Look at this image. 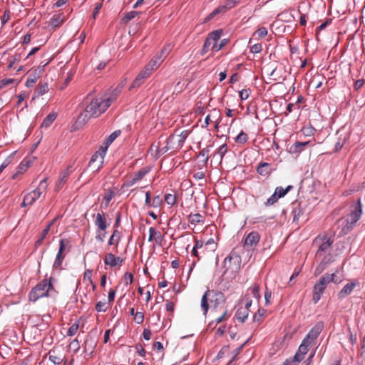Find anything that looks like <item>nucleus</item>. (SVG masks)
Instances as JSON below:
<instances>
[{
  "label": "nucleus",
  "mask_w": 365,
  "mask_h": 365,
  "mask_svg": "<svg viewBox=\"0 0 365 365\" xmlns=\"http://www.w3.org/2000/svg\"><path fill=\"white\" fill-rule=\"evenodd\" d=\"M108 107V103L104 98H94L78 115L77 123L84 125L90 118H97L101 115Z\"/></svg>",
  "instance_id": "nucleus-1"
},
{
  "label": "nucleus",
  "mask_w": 365,
  "mask_h": 365,
  "mask_svg": "<svg viewBox=\"0 0 365 365\" xmlns=\"http://www.w3.org/2000/svg\"><path fill=\"white\" fill-rule=\"evenodd\" d=\"M240 257L237 255H231L225 257L223 262L222 281L229 282L235 279L240 271Z\"/></svg>",
  "instance_id": "nucleus-2"
},
{
  "label": "nucleus",
  "mask_w": 365,
  "mask_h": 365,
  "mask_svg": "<svg viewBox=\"0 0 365 365\" xmlns=\"http://www.w3.org/2000/svg\"><path fill=\"white\" fill-rule=\"evenodd\" d=\"M208 299H210V302L214 304L215 307H218L225 302L223 293L218 291L207 289L202 296L200 303V307L204 315H206L208 312Z\"/></svg>",
  "instance_id": "nucleus-3"
},
{
  "label": "nucleus",
  "mask_w": 365,
  "mask_h": 365,
  "mask_svg": "<svg viewBox=\"0 0 365 365\" xmlns=\"http://www.w3.org/2000/svg\"><path fill=\"white\" fill-rule=\"evenodd\" d=\"M52 279L53 277H50L49 281L43 279L32 288L29 294V300L36 302L39 298L49 296L50 292L53 290Z\"/></svg>",
  "instance_id": "nucleus-4"
},
{
  "label": "nucleus",
  "mask_w": 365,
  "mask_h": 365,
  "mask_svg": "<svg viewBox=\"0 0 365 365\" xmlns=\"http://www.w3.org/2000/svg\"><path fill=\"white\" fill-rule=\"evenodd\" d=\"M362 215V205L361 203L360 199H358L354 203H353L351 206L350 213L346 220V223L342 231L344 233H347L351 231L354 225L359 221L361 216Z\"/></svg>",
  "instance_id": "nucleus-5"
},
{
  "label": "nucleus",
  "mask_w": 365,
  "mask_h": 365,
  "mask_svg": "<svg viewBox=\"0 0 365 365\" xmlns=\"http://www.w3.org/2000/svg\"><path fill=\"white\" fill-rule=\"evenodd\" d=\"M150 171V168L143 167L133 175L128 177L122 185L123 187H130L140 182Z\"/></svg>",
  "instance_id": "nucleus-6"
},
{
  "label": "nucleus",
  "mask_w": 365,
  "mask_h": 365,
  "mask_svg": "<svg viewBox=\"0 0 365 365\" xmlns=\"http://www.w3.org/2000/svg\"><path fill=\"white\" fill-rule=\"evenodd\" d=\"M222 34V29H217L210 33L206 38L202 51L201 54L205 55L209 50L211 45L215 44L217 43L218 40L220 38L221 35Z\"/></svg>",
  "instance_id": "nucleus-7"
},
{
  "label": "nucleus",
  "mask_w": 365,
  "mask_h": 365,
  "mask_svg": "<svg viewBox=\"0 0 365 365\" xmlns=\"http://www.w3.org/2000/svg\"><path fill=\"white\" fill-rule=\"evenodd\" d=\"M324 328V322H318L315 325L309 330L304 340L312 344L315 339H317L320 333Z\"/></svg>",
  "instance_id": "nucleus-8"
},
{
  "label": "nucleus",
  "mask_w": 365,
  "mask_h": 365,
  "mask_svg": "<svg viewBox=\"0 0 365 365\" xmlns=\"http://www.w3.org/2000/svg\"><path fill=\"white\" fill-rule=\"evenodd\" d=\"M69 245V240L68 239H61L59 242V249L58 253L56 255L55 261L53 264V269H57L60 267L62 264V262L64 259V256L63 252L66 246Z\"/></svg>",
  "instance_id": "nucleus-9"
},
{
  "label": "nucleus",
  "mask_w": 365,
  "mask_h": 365,
  "mask_svg": "<svg viewBox=\"0 0 365 365\" xmlns=\"http://www.w3.org/2000/svg\"><path fill=\"white\" fill-rule=\"evenodd\" d=\"M106 152V148L101 146L99 149L91 156L89 165L92 166L96 162H97L98 165L96 170H99L103 163V159Z\"/></svg>",
  "instance_id": "nucleus-10"
},
{
  "label": "nucleus",
  "mask_w": 365,
  "mask_h": 365,
  "mask_svg": "<svg viewBox=\"0 0 365 365\" xmlns=\"http://www.w3.org/2000/svg\"><path fill=\"white\" fill-rule=\"evenodd\" d=\"M259 239V233L252 231L246 236L244 241V246L248 249H253L258 244Z\"/></svg>",
  "instance_id": "nucleus-11"
},
{
  "label": "nucleus",
  "mask_w": 365,
  "mask_h": 365,
  "mask_svg": "<svg viewBox=\"0 0 365 365\" xmlns=\"http://www.w3.org/2000/svg\"><path fill=\"white\" fill-rule=\"evenodd\" d=\"M43 71V68L38 67L31 71L29 74L26 81V86L29 88L32 87L34 84L37 81V80L40 78L41 73Z\"/></svg>",
  "instance_id": "nucleus-12"
},
{
  "label": "nucleus",
  "mask_w": 365,
  "mask_h": 365,
  "mask_svg": "<svg viewBox=\"0 0 365 365\" xmlns=\"http://www.w3.org/2000/svg\"><path fill=\"white\" fill-rule=\"evenodd\" d=\"M332 243L333 240H331L330 238L327 239L324 242H322L319 246L316 254L317 257H320L329 253Z\"/></svg>",
  "instance_id": "nucleus-13"
},
{
  "label": "nucleus",
  "mask_w": 365,
  "mask_h": 365,
  "mask_svg": "<svg viewBox=\"0 0 365 365\" xmlns=\"http://www.w3.org/2000/svg\"><path fill=\"white\" fill-rule=\"evenodd\" d=\"M71 173V167H68L66 170L60 174L59 179L55 186L56 191H59L63 187V185L67 182Z\"/></svg>",
  "instance_id": "nucleus-14"
},
{
  "label": "nucleus",
  "mask_w": 365,
  "mask_h": 365,
  "mask_svg": "<svg viewBox=\"0 0 365 365\" xmlns=\"http://www.w3.org/2000/svg\"><path fill=\"white\" fill-rule=\"evenodd\" d=\"M104 262L106 265L113 267L120 264L123 262V259L119 257H115L112 253H108L105 257Z\"/></svg>",
  "instance_id": "nucleus-15"
},
{
  "label": "nucleus",
  "mask_w": 365,
  "mask_h": 365,
  "mask_svg": "<svg viewBox=\"0 0 365 365\" xmlns=\"http://www.w3.org/2000/svg\"><path fill=\"white\" fill-rule=\"evenodd\" d=\"M124 87V84L123 83L118 84L112 91L109 96L104 98V100L108 103V106H110L111 103L113 102L118 95L121 93L123 88Z\"/></svg>",
  "instance_id": "nucleus-16"
},
{
  "label": "nucleus",
  "mask_w": 365,
  "mask_h": 365,
  "mask_svg": "<svg viewBox=\"0 0 365 365\" xmlns=\"http://www.w3.org/2000/svg\"><path fill=\"white\" fill-rule=\"evenodd\" d=\"M94 223L97 227V230H106L108 225L103 213H97Z\"/></svg>",
  "instance_id": "nucleus-17"
},
{
  "label": "nucleus",
  "mask_w": 365,
  "mask_h": 365,
  "mask_svg": "<svg viewBox=\"0 0 365 365\" xmlns=\"http://www.w3.org/2000/svg\"><path fill=\"white\" fill-rule=\"evenodd\" d=\"M357 283L355 282H351L346 284L341 290L339 292V297L341 299L345 298L346 296L349 295L353 289L356 286Z\"/></svg>",
  "instance_id": "nucleus-18"
},
{
  "label": "nucleus",
  "mask_w": 365,
  "mask_h": 365,
  "mask_svg": "<svg viewBox=\"0 0 365 365\" xmlns=\"http://www.w3.org/2000/svg\"><path fill=\"white\" fill-rule=\"evenodd\" d=\"M66 20V16L63 13H58L53 15L50 19V24L53 27H59Z\"/></svg>",
  "instance_id": "nucleus-19"
},
{
  "label": "nucleus",
  "mask_w": 365,
  "mask_h": 365,
  "mask_svg": "<svg viewBox=\"0 0 365 365\" xmlns=\"http://www.w3.org/2000/svg\"><path fill=\"white\" fill-rule=\"evenodd\" d=\"M166 143L171 148V152H175L182 148L181 144L176 138V134L170 135L166 140Z\"/></svg>",
  "instance_id": "nucleus-20"
},
{
  "label": "nucleus",
  "mask_w": 365,
  "mask_h": 365,
  "mask_svg": "<svg viewBox=\"0 0 365 365\" xmlns=\"http://www.w3.org/2000/svg\"><path fill=\"white\" fill-rule=\"evenodd\" d=\"M151 148L155 149V151H156L155 155L158 157L164 155L165 153H166L168 151H171V148H170L169 145H168L166 142H165V145H161L160 142L154 143L152 144Z\"/></svg>",
  "instance_id": "nucleus-21"
},
{
  "label": "nucleus",
  "mask_w": 365,
  "mask_h": 365,
  "mask_svg": "<svg viewBox=\"0 0 365 365\" xmlns=\"http://www.w3.org/2000/svg\"><path fill=\"white\" fill-rule=\"evenodd\" d=\"M324 290L325 289L319 284L317 283L314 284L312 295V301L314 304H317L321 299Z\"/></svg>",
  "instance_id": "nucleus-22"
},
{
  "label": "nucleus",
  "mask_w": 365,
  "mask_h": 365,
  "mask_svg": "<svg viewBox=\"0 0 365 365\" xmlns=\"http://www.w3.org/2000/svg\"><path fill=\"white\" fill-rule=\"evenodd\" d=\"M149 77L142 70L133 81L130 89L139 88L144 83V81Z\"/></svg>",
  "instance_id": "nucleus-23"
},
{
  "label": "nucleus",
  "mask_w": 365,
  "mask_h": 365,
  "mask_svg": "<svg viewBox=\"0 0 365 365\" xmlns=\"http://www.w3.org/2000/svg\"><path fill=\"white\" fill-rule=\"evenodd\" d=\"M272 170L271 164L267 163H260L257 168V173L263 176L269 175L272 173Z\"/></svg>",
  "instance_id": "nucleus-24"
},
{
  "label": "nucleus",
  "mask_w": 365,
  "mask_h": 365,
  "mask_svg": "<svg viewBox=\"0 0 365 365\" xmlns=\"http://www.w3.org/2000/svg\"><path fill=\"white\" fill-rule=\"evenodd\" d=\"M41 192L39 189H34L24 196L26 202H29V205H32L41 196Z\"/></svg>",
  "instance_id": "nucleus-25"
},
{
  "label": "nucleus",
  "mask_w": 365,
  "mask_h": 365,
  "mask_svg": "<svg viewBox=\"0 0 365 365\" xmlns=\"http://www.w3.org/2000/svg\"><path fill=\"white\" fill-rule=\"evenodd\" d=\"M335 274H325L322 276L319 280V284L320 286L323 287L326 289L327 286L331 282L334 280Z\"/></svg>",
  "instance_id": "nucleus-26"
},
{
  "label": "nucleus",
  "mask_w": 365,
  "mask_h": 365,
  "mask_svg": "<svg viewBox=\"0 0 365 365\" xmlns=\"http://www.w3.org/2000/svg\"><path fill=\"white\" fill-rule=\"evenodd\" d=\"M163 62V58L162 56L155 55L148 62V65L153 70H156Z\"/></svg>",
  "instance_id": "nucleus-27"
},
{
  "label": "nucleus",
  "mask_w": 365,
  "mask_h": 365,
  "mask_svg": "<svg viewBox=\"0 0 365 365\" xmlns=\"http://www.w3.org/2000/svg\"><path fill=\"white\" fill-rule=\"evenodd\" d=\"M249 314V310L247 308H242L240 307L236 312V319L241 322H245Z\"/></svg>",
  "instance_id": "nucleus-28"
},
{
  "label": "nucleus",
  "mask_w": 365,
  "mask_h": 365,
  "mask_svg": "<svg viewBox=\"0 0 365 365\" xmlns=\"http://www.w3.org/2000/svg\"><path fill=\"white\" fill-rule=\"evenodd\" d=\"M29 165L30 162L29 160H24L18 166L16 172L13 175L12 178L15 179L19 175L24 173L28 169Z\"/></svg>",
  "instance_id": "nucleus-29"
},
{
  "label": "nucleus",
  "mask_w": 365,
  "mask_h": 365,
  "mask_svg": "<svg viewBox=\"0 0 365 365\" xmlns=\"http://www.w3.org/2000/svg\"><path fill=\"white\" fill-rule=\"evenodd\" d=\"M227 11V9H226V7L225 6V5H220L218 7H217L216 9H215L205 19V21L207 22V21H210L211 19H212L216 15L219 14H221V13H225Z\"/></svg>",
  "instance_id": "nucleus-30"
},
{
  "label": "nucleus",
  "mask_w": 365,
  "mask_h": 365,
  "mask_svg": "<svg viewBox=\"0 0 365 365\" xmlns=\"http://www.w3.org/2000/svg\"><path fill=\"white\" fill-rule=\"evenodd\" d=\"M120 130H117L113 132L106 139L104 145L102 147H106V150H108L110 145L120 135Z\"/></svg>",
  "instance_id": "nucleus-31"
},
{
  "label": "nucleus",
  "mask_w": 365,
  "mask_h": 365,
  "mask_svg": "<svg viewBox=\"0 0 365 365\" xmlns=\"http://www.w3.org/2000/svg\"><path fill=\"white\" fill-rule=\"evenodd\" d=\"M121 237V233L118 230H115L108 240V245L110 246L118 245Z\"/></svg>",
  "instance_id": "nucleus-32"
},
{
  "label": "nucleus",
  "mask_w": 365,
  "mask_h": 365,
  "mask_svg": "<svg viewBox=\"0 0 365 365\" xmlns=\"http://www.w3.org/2000/svg\"><path fill=\"white\" fill-rule=\"evenodd\" d=\"M247 295H252V297L255 298L257 302L259 301L261 297L259 294V287L257 284H254L249 289H248Z\"/></svg>",
  "instance_id": "nucleus-33"
},
{
  "label": "nucleus",
  "mask_w": 365,
  "mask_h": 365,
  "mask_svg": "<svg viewBox=\"0 0 365 365\" xmlns=\"http://www.w3.org/2000/svg\"><path fill=\"white\" fill-rule=\"evenodd\" d=\"M292 185H288L286 188H283L282 187H277L274 193L276 195L278 196V197L281 198L284 197L287 192L292 189Z\"/></svg>",
  "instance_id": "nucleus-34"
},
{
  "label": "nucleus",
  "mask_w": 365,
  "mask_h": 365,
  "mask_svg": "<svg viewBox=\"0 0 365 365\" xmlns=\"http://www.w3.org/2000/svg\"><path fill=\"white\" fill-rule=\"evenodd\" d=\"M56 118L55 113L48 114L43 120L41 127L48 128Z\"/></svg>",
  "instance_id": "nucleus-35"
},
{
  "label": "nucleus",
  "mask_w": 365,
  "mask_h": 365,
  "mask_svg": "<svg viewBox=\"0 0 365 365\" xmlns=\"http://www.w3.org/2000/svg\"><path fill=\"white\" fill-rule=\"evenodd\" d=\"M211 145H207L205 148L202 149L199 154L198 158L202 157L203 158V163L205 165L209 159V153L210 151Z\"/></svg>",
  "instance_id": "nucleus-36"
},
{
  "label": "nucleus",
  "mask_w": 365,
  "mask_h": 365,
  "mask_svg": "<svg viewBox=\"0 0 365 365\" xmlns=\"http://www.w3.org/2000/svg\"><path fill=\"white\" fill-rule=\"evenodd\" d=\"M248 140V135L242 130L235 138V142L238 144H244Z\"/></svg>",
  "instance_id": "nucleus-37"
},
{
  "label": "nucleus",
  "mask_w": 365,
  "mask_h": 365,
  "mask_svg": "<svg viewBox=\"0 0 365 365\" xmlns=\"http://www.w3.org/2000/svg\"><path fill=\"white\" fill-rule=\"evenodd\" d=\"M227 150V145L226 143H224L222 145H220V148L217 149V151L213 154V157H215L216 155H218L220 157V160H222Z\"/></svg>",
  "instance_id": "nucleus-38"
},
{
  "label": "nucleus",
  "mask_w": 365,
  "mask_h": 365,
  "mask_svg": "<svg viewBox=\"0 0 365 365\" xmlns=\"http://www.w3.org/2000/svg\"><path fill=\"white\" fill-rule=\"evenodd\" d=\"M115 195V192L112 190H109L103 197V204L105 205V207H108L110 202L113 199Z\"/></svg>",
  "instance_id": "nucleus-39"
},
{
  "label": "nucleus",
  "mask_w": 365,
  "mask_h": 365,
  "mask_svg": "<svg viewBox=\"0 0 365 365\" xmlns=\"http://www.w3.org/2000/svg\"><path fill=\"white\" fill-rule=\"evenodd\" d=\"M165 201L169 205L173 206L177 201V196L171 193H167L165 195Z\"/></svg>",
  "instance_id": "nucleus-40"
},
{
  "label": "nucleus",
  "mask_w": 365,
  "mask_h": 365,
  "mask_svg": "<svg viewBox=\"0 0 365 365\" xmlns=\"http://www.w3.org/2000/svg\"><path fill=\"white\" fill-rule=\"evenodd\" d=\"M53 224V222H51V223H49L42 231L41 232V237L36 241V244L37 245H40L43 239L46 237V236L48 235L49 230H50V228H51V226Z\"/></svg>",
  "instance_id": "nucleus-41"
},
{
  "label": "nucleus",
  "mask_w": 365,
  "mask_h": 365,
  "mask_svg": "<svg viewBox=\"0 0 365 365\" xmlns=\"http://www.w3.org/2000/svg\"><path fill=\"white\" fill-rule=\"evenodd\" d=\"M188 135L189 131L187 130H182L180 134L176 135V138L178 140L182 146L183 145V143L187 138Z\"/></svg>",
  "instance_id": "nucleus-42"
},
{
  "label": "nucleus",
  "mask_w": 365,
  "mask_h": 365,
  "mask_svg": "<svg viewBox=\"0 0 365 365\" xmlns=\"http://www.w3.org/2000/svg\"><path fill=\"white\" fill-rule=\"evenodd\" d=\"M267 310L263 308H259L253 317L254 322H259L262 318L266 314Z\"/></svg>",
  "instance_id": "nucleus-43"
},
{
  "label": "nucleus",
  "mask_w": 365,
  "mask_h": 365,
  "mask_svg": "<svg viewBox=\"0 0 365 365\" xmlns=\"http://www.w3.org/2000/svg\"><path fill=\"white\" fill-rule=\"evenodd\" d=\"M190 222L191 224H197V223L202 222V220H203V217L199 213L190 215Z\"/></svg>",
  "instance_id": "nucleus-44"
},
{
  "label": "nucleus",
  "mask_w": 365,
  "mask_h": 365,
  "mask_svg": "<svg viewBox=\"0 0 365 365\" xmlns=\"http://www.w3.org/2000/svg\"><path fill=\"white\" fill-rule=\"evenodd\" d=\"M279 199V197H278V196L276 195L275 193L274 192L264 202V205L266 207L273 205L275 202L278 201Z\"/></svg>",
  "instance_id": "nucleus-45"
},
{
  "label": "nucleus",
  "mask_w": 365,
  "mask_h": 365,
  "mask_svg": "<svg viewBox=\"0 0 365 365\" xmlns=\"http://www.w3.org/2000/svg\"><path fill=\"white\" fill-rule=\"evenodd\" d=\"M79 328V324L78 322H75L68 329L67 335L69 336H72L76 334L78 331V329Z\"/></svg>",
  "instance_id": "nucleus-46"
},
{
  "label": "nucleus",
  "mask_w": 365,
  "mask_h": 365,
  "mask_svg": "<svg viewBox=\"0 0 365 365\" xmlns=\"http://www.w3.org/2000/svg\"><path fill=\"white\" fill-rule=\"evenodd\" d=\"M227 42V39L224 38L221 41L220 44H217V43H215V44L212 46V48H211L212 51H215V52L220 51L226 45Z\"/></svg>",
  "instance_id": "nucleus-47"
},
{
  "label": "nucleus",
  "mask_w": 365,
  "mask_h": 365,
  "mask_svg": "<svg viewBox=\"0 0 365 365\" xmlns=\"http://www.w3.org/2000/svg\"><path fill=\"white\" fill-rule=\"evenodd\" d=\"M311 344L303 339L302 344L299 346V352L306 354L308 351V348Z\"/></svg>",
  "instance_id": "nucleus-48"
},
{
  "label": "nucleus",
  "mask_w": 365,
  "mask_h": 365,
  "mask_svg": "<svg viewBox=\"0 0 365 365\" xmlns=\"http://www.w3.org/2000/svg\"><path fill=\"white\" fill-rule=\"evenodd\" d=\"M108 307L105 302L99 301L96 304V309L98 312H104L107 310Z\"/></svg>",
  "instance_id": "nucleus-49"
},
{
  "label": "nucleus",
  "mask_w": 365,
  "mask_h": 365,
  "mask_svg": "<svg viewBox=\"0 0 365 365\" xmlns=\"http://www.w3.org/2000/svg\"><path fill=\"white\" fill-rule=\"evenodd\" d=\"M106 236V230H105V231H103L101 230H96V239L98 241H99L101 242H103L105 240Z\"/></svg>",
  "instance_id": "nucleus-50"
},
{
  "label": "nucleus",
  "mask_w": 365,
  "mask_h": 365,
  "mask_svg": "<svg viewBox=\"0 0 365 365\" xmlns=\"http://www.w3.org/2000/svg\"><path fill=\"white\" fill-rule=\"evenodd\" d=\"M162 203H163V200H162L161 197L159 195H157V196H155L152 199L151 206L155 208H158L160 207Z\"/></svg>",
  "instance_id": "nucleus-51"
},
{
  "label": "nucleus",
  "mask_w": 365,
  "mask_h": 365,
  "mask_svg": "<svg viewBox=\"0 0 365 365\" xmlns=\"http://www.w3.org/2000/svg\"><path fill=\"white\" fill-rule=\"evenodd\" d=\"M172 49V46L168 44L165 46L163 49L161 50V52L160 53H158V56H162L163 58V60L165 58V57L169 54Z\"/></svg>",
  "instance_id": "nucleus-52"
},
{
  "label": "nucleus",
  "mask_w": 365,
  "mask_h": 365,
  "mask_svg": "<svg viewBox=\"0 0 365 365\" xmlns=\"http://www.w3.org/2000/svg\"><path fill=\"white\" fill-rule=\"evenodd\" d=\"M240 1H241V0H227L224 5L228 11V10L231 9L232 8L235 7Z\"/></svg>",
  "instance_id": "nucleus-53"
},
{
  "label": "nucleus",
  "mask_w": 365,
  "mask_h": 365,
  "mask_svg": "<svg viewBox=\"0 0 365 365\" xmlns=\"http://www.w3.org/2000/svg\"><path fill=\"white\" fill-rule=\"evenodd\" d=\"M48 91V85L47 83L41 84L38 86L37 88V93L38 96H42L47 93Z\"/></svg>",
  "instance_id": "nucleus-54"
},
{
  "label": "nucleus",
  "mask_w": 365,
  "mask_h": 365,
  "mask_svg": "<svg viewBox=\"0 0 365 365\" xmlns=\"http://www.w3.org/2000/svg\"><path fill=\"white\" fill-rule=\"evenodd\" d=\"M134 320L138 324H141L144 320V314L141 312H137L134 317Z\"/></svg>",
  "instance_id": "nucleus-55"
},
{
  "label": "nucleus",
  "mask_w": 365,
  "mask_h": 365,
  "mask_svg": "<svg viewBox=\"0 0 365 365\" xmlns=\"http://www.w3.org/2000/svg\"><path fill=\"white\" fill-rule=\"evenodd\" d=\"M138 14H139V12L135 11L128 12L125 15L123 19L125 22H128V21L132 20L133 19H134Z\"/></svg>",
  "instance_id": "nucleus-56"
},
{
  "label": "nucleus",
  "mask_w": 365,
  "mask_h": 365,
  "mask_svg": "<svg viewBox=\"0 0 365 365\" xmlns=\"http://www.w3.org/2000/svg\"><path fill=\"white\" fill-rule=\"evenodd\" d=\"M10 19V11L9 10H6L1 17V24L4 26Z\"/></svg>",
  "instance_id": "nucleus-57"
},
{
  "label": "nucleus",
  "mask_w": 365,
  "mask_h": 365,
  "mask_svg": "<svg viewBox=\"0 0 365 365\" xmlns=\"http://www.w3.org/2000/svg\"><path fill=\"white\" fill-rule=\"evenodd\" d=\"M158 235V236H160V233L159 232H156L155 229L153 227H150L149 228V237H148V241L149 242H151L153 240V237L155 236V235Z\"/></svg>",
  "instance_id": "nucleus-58"
},
{
  "label": "nucleus",
  "mask_w": 365,
  "mask_h": 365,
  "mask_svg": "<svg viewBox=\"0 0 365 365\" xmlns=\"http://www.w3.org/2000/svg\"><path fill=\"white\" fill-rule=\"evenodd\" d=\"M250 91L249 89H242L240 91V97L241 100L245 101L250 96Z\"/></svg>",
  "instance_id": "nucleus-59"
},
{
  "label": "nucleus",
  "mask_w": 365,
  "mask_h": 365,
  "mask_svg": "<svg viewBox=\"0 0 365 365\" xmlns=\"http://www.w3.org/2000/svg\"><path fill=\"white\" fill-rule=\"evenodd\" d=\"M49 360L55 365L61 364L63 361V359L57 356L50 355Z\"/></svg>",
  "instance_id": "nucleus-60"
},
{
  "label": "nucleus",
  "mask_w": 365,
  "mask_h": 365,
  "mask_svg": "<svg viewBox=\"0 0 365 365\" xmlns=\"http://www.w3.org/2000/svg\"><path fill=\"white\" fill-rule=\"evenodd\" d=\"M272 292L268 289H266L264 292L265 305H269L271 303Z\"/></svg>",
  "instance_id": "nucleus-61"
},
{
  "label": "nucleus",
  "mask_w": 365,
  "mask_h": 365,
  "mask_svg": "<svg viewBox=\"0 0 365 365\" xmlns=\"http://www.w3.org/2000/svg\"><path fill=\"white\" fill-rule=\"evenodd\" d=\"M241 303L244 304L245 305V307H242V308H247V310H249V308L252 305V300L247 296H245L242 300Z\"/></svg>",
  "instance_id": "nucleus-62"
},
{
  "label": "nucleus",
  "mask_w": 365,
  "mask_h": 365,
  "mask_svg": "<svg viewBox=\"0 0 365 365\" xmlns=\"http://www.w3.org/2000/svg\"><path fill=\"white\" fill-rule=\"evenodd\" d=\"M256 33L259 37L264 38L267 34V29L265 27H261L257 30Z\"/></svg>",
  "instance_id": "nucleus-63"
},
{
  "label": "nucleus",
  "mask_w": 365,
  "mask_h": 365,
  "mask_svg": "<svg viewBox=\"0 0 365 365\" xmlns=\"http://www.w3.org/2000/svg\"><path fill=\"white\" fill-rule=\"evenodd\" d=\"M262 51V45L260 43H255L250 48V51L253 53H258Z\"/></svg>",
  "instance_id": "nucleus-64"
}]
</instances>
